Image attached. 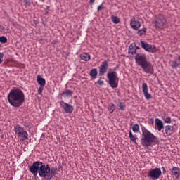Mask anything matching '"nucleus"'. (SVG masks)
I'll return each mask as SVG.
<instances>
[{
  "mask_svg": "<svg viewBox=\"0 0 180 180\" xmlns=\"http://www.w3.org/2000/svg\"><path fill=\"white\" fill-rule=\"evenodd\" d=\"M128 53L130 57H134V54L136 55L135 63L142 68L144 72L146 74H154V68H153L151 63L147 60V56L146 54L138 53L136 49L129 51Z\"/></svg>",
  "mask_w": 180,
  "mask_h": 180,
  "instance_id": "f257e3e1",
  "label": "nucleus"
},
{
  "mask_svg": "<svg viewBox=\"0 0 180 180\" xmlns=\"http://www.w3.org/2000/svg\"><path fill=\"white\" fill-rule=\"evenodd\" d=\"M30 172L33 174L34 176H37V174L41 178H44V180H51L49 178L50 175V165H44L43 162L36 161L34 162L32 165L30 167Z\"/></svg>",
  "mask_w": 180,
  "mask_h": 180,
  "instance_id": "f03ea898",
  "label": "nucleus"
},
{
  "mask_svg": "<svg viewBox=\"0 0 180 180\" xmlns=\"http://www.w3.org/2000/svg\"><path fill=\"white\" fill-rule=\"evenodd\" d=\"M7 99L13 108H20L25 103V93L19 88L13 89L8 94Z\"/></svg>",
  "mask_w": 180,
  "mask_h": 180,
  "instance_id": "7ed1b4c3",
  "label": "nucleus"
},
{
  "mask_svg": "<svg viewBox=\"0 0 180 180\" xmlns=\"http://www.w3.org/2000/svg\"><path fill=\"white\" fill-rule=\"evenodd\" d=\"M142 136L143 137L141 139V144L143 147H150L153 143H158V138L148 130L143 131Z\"/></svg>",
  "mask_w": 180,
  "mask_h": 180,
  "instance_id": "20e7f679",
  "label": "nucleus"
},
{
  "mask_svg": "<svg viewBox=\"0 0 180 180\" xmlns=\"http://www.w3.org/2000/svg\"><path fill=\"white\" fill-rule=\"evenodd\" d=\"M152 25H154L155 29H164L167 26V17L162 14L155 15Z\"/></svg>",
  "mask_w": 180,
  "mask_h": 180,
  "instance_id": "39448f33",
  "label": "nucleus"
},
{
  "mask_svg": "<svg viewBox=\"0 0 180 180\" xmlns=\"http://www.w3.org/2000/svg\"><path fill=\"white\" fill-rule=\"evenodd\" d=\"M108 84L111 88H117L119 85V77L116 72H108L107 74Z\"/></svg>",
  "mask_w": 180,
  "mask_h": 180,
  "instance_id": "423d86ee",
  "label": "nucleus"
},
{
  "mask_svg": "<svg viewBox=\"0 0 180 180\" xmlns=\"http://www.w3.org/2000/svg\"><path fill=\"white\" fill-rule=\"evenodd\" d=\"M14 130L15 134L18 136V137H21L20 139V141H24V140H27V137L29 136V134H27V131L23 129V127H20V125L17 124L14 127Z\"/></svg>",
  "mask_w": 180,
  "mask_h": 180,
  "instance_id": "0eeeda50",
  "label": "nucleus"
},
{
  "mask_svg": "<svg viewBox=\"0 0 180 180\" xmlns=\"http://www.w3.org/2000/svg\"><path fill=\"white\" fill-rule=\"evenodd\" d=\"M141 48L144 49L148 53H157V47L153 46L146 41H141Z\"/></svg>",
  "mask_w": 180,
  "mask_h": 180,
  "instance_id": "6e6552de",
  "label": "nucleus"
},
{
  "mask_svg": "<svg viewBox=\"0 0 180 180\" xmlns=\"http://www.w3.org/2000/svg\"><path fill=\"white\" fill-rule=\"evenodd\" d=\"M162 172H161V169L156 167L155 169H153L148 174V176L149 178H151V179H158L160 176H161Z\"/></svg>",
  "mask_w": 180,
  "mask_h": 180,
  "instance_id": "1a4fd4ad",
  "label": "nucleus"
},
{
  "mask_svg": "<svg viewBox=\"0 0 180 180\" xmlns=\"http://www.w3.org/2000/svg\"><path fill=\"white\" fill-rule=\"evenodd\" d=\"M60 105L62 108H63L66 113H72V112H74V107H72L71 104H68L64 102L63 101H60Z\"/></svg>",
  "mask_w": 180,
  "mask_h": 180,
  "instance_id": "9d476101",
  "label": "nucleus"
},
{
  "mask_svg": "<svg viewBox=\"0 0 180 180\" xmlns=\"http://www.w3.org/2000/svg\"><path fill=\"white\" fill-rule=\"evenodd\" d=\"M109 67V65L108 64V60H105L102 63L101 66L99 67V75H105L106 71H108V68Z\"/></svg>",
  "mask_w": 180,
  "mask_h": 180,
  "instance_id": "9b49d317",
  "label": "nucleus"
},
{
  "mask_svg": "<svg viewBox=\"0 0 180 180\" xmlns=\"http://www.w3.org/2000/svg\"><path fill=\"white\" fill-rule=\"evenodd\" d=\"M142 91L143 92V95L145 98L148 100L152 99L153 96L148 93V86H147V83H143L142 84Z\"/></svg>",
  "mask_w": 180,
  "mask_h": 180,
  "instance_id": "f8f14e48",
  "label": "nucleus"
},
{
  "mask_svg": "<svg viewBox=\"0 0 180 180\" xmlns=\"http://www.w3.org/2000/svg\"><path fill=\"white\" fill-rule=\"evenodd\" d=\"M130 25L132 29H134V30H139V29H140V27L141 26L140 22L138 20H136L135 18L131 20Z\"/></svg>",
  "mask_w": 180,
  "mask_h": 180,
  "instance_id": "ddd939ff",
  "label": "nucleus"
},
{
  "mask_svg": "<svg viewBox=\"0 0 180 180\" xmlns=\"http://www.w3.org/2000/svg\"><path fill=\"white\" fill-rule=\"evenodd\" d=\"M155 129H158L159 131H161L162 129H164V123L162 122L161 120L156 118L155 119Z\"/></svg>",
  "mask_w": 180,
  "mask_h": 180,
  "instance_id": "4468645a",
  "label": "nucleus"
},
{
  "mask_svg": "<svg viewBox=\"0 0 180 180\" xmlns=\"http://www.w3.org/2000/svg\"><path fill=\"white\" fill-rule=\"evenodd\" d=\"M165 131L167 136H171L174 133V127L171 125H167L165 127Z\"/></svg>",
  "mask_w": 180,
  "mask_h": 180,
  "instance_id": "2eb2a0df",
  "label": "nucleus"
},
{
  "mask_svg": "<svg viewBox=\"0 0 180 180\" xmlns=\"http://www.w3.org/2000/svg\"><path fill=\"white\" fill-rule=\"evenodd\" d=\"M58 171V169L57 167L55 168H50L49 178L52 179L53 176H56V174H57V172Z\"/></svg>",
  "mask_w": 180,
  "mask_h": 180,
  "instance_id": "dca6fc26",
  "label": "nucleus"
},
{
  "mask_svg": "<svg viewBox=\"0 0 180 180\" xmlns=\"http://www.w3.org/2000/svg\"><path fill=\"white\" fill-rule=\"evenodd\" d=\"M172 174L176 176V178H179L180 169L176 167H174L172 169Z\"/></svg>",
  "mask_w": 180,
  "mask_h": 180,
  "instance_id": "f3484780",
  "label": "nucleus"
},
{
  "mask_svg": "<svg viewBox=\"0 0 180 180\" xmlns=\"http://www.w3.org/2000/svg\"><path fill=\"white\" fill-rule=\"evenodd\" d=\"M80 58L84 61H89L91 60V56L86 53L80 55Z\"/></svg>",
  "mask_w": 180,
  "mask_h": 180,
  "instance_id": "a211bd4d",
  "label": "nucleus"
},
{
  "mask_svg": "<svg viewBox=\"0 0 180 180\" xmlns=\"http://www.w3.org/2000/svg\"><path fill=\"white\" fill-rule=\"evenodd\" d=\"M37 82L41 85V86H44L46 85V79L40 77V75H38L37 77Z\"/></svg>",
  "mask_w": 180,
  "mask_h": 180,
  "instance_id": "6ab92c4d",
  "label": "nucleus"
},
{
  "mask_svg": "<svg viewBox=\"0 0 180 180\" xmlns=\"http://www.w3.org/2000/svg\"><path fill=\"white\" fill-rule=\"evenodd\" d=\"M90 75L92 78H96V77H98V70L95 68L91 69L90 71Z\"/></svg>",
  "mask_w": 180,
  "mask_h": 180,
  "instance_id": "aec40b11",
  "label": "nucleus"
},
{
  "mask_svg": "<svg viewBox=\"0 0 180 180\" xmlns=\"http://www.w3.org/2000/svg\"><path fill=\"white\" fill-rule=\"evenodd\" d=\"M111 20L115 25H117V23H120V18H119L117 16L112 15Z\"/></svg>",
  "mask_w": 180,
  "mask_h": 180,
  "instance_id": "412c9836",
  "label": "nucleus"
},
{
  "mask_svg": "<svg viewBox=\"0 0 180 180\" xmlns=\"http://www.w3.org/2000/svg\"><path fill=\"white\" fill-rule=\"evenodd\" d=\"M72 94H73L72 91L70 89H67L62 93V95H65V96L71 97L72 96Z\"/></svg>",
  "mask_w": 180,
  "mask_h": 180,
  "instance_id": "4be33fe9",
  "label": "nucleus"
},
{
  "mask_svg": "<svg viewBox=\"0 0 180 180\" xmlns=\"http://www.w3.org/2000/svg\"><path fill=\"white\" fill-rule=\"evenodd\" d=\"M147 32V28H143L141 30H138V34L139 36H143V34H146Z\"/></svg>",
  "mask_w": 180,
  "mask_h": 180,
  "instance_id": "5701e85b",
  "label": "nucleus"
},
{
  "mask_svg": "<svg viewBox=\"0 0 180 180\" xmlns=\"http://www.w3.org/2000/svg\"><path fill=\"white\" fill-rule=\"evenodd\" d=\"M132 130L134 133H139V131H140V127L139 126V124H134L132 127Z\"/></svg>",
  "mask_w": 180,
  "mask_h": 180,
  "instance_id": "b1692460",
  "label": "nucleus"
},
{
  "mask_svg": "<svg viewBox=\"0 0 180 180\" xmlns=\"http://www.w3.org/2000/svg\"><path fill=\"white\" fill-rule=\"evenodd\" d=\"M108 112H110V113H113L115 112V104L111 103V105H109L108 107Z\"/></svg>",
  "mask_w": 180,
  "mask_h": 180,
  "instance_id": "393cba45",
  "label": "nucleus"
},
{
  "mask_svg": "<svg viewBox=\"0 0 180 180\" xmlns=\"http://www.w3.org/2000/svg\"><path fill=\"white\" fill-rule=\"evenodd\" d=\"M117 105L120 107V110H124V108H126V104H124V102H119Z\"/></svg>",
  "mask_w": 180,
  "mask_h": 180,
  "instance_id": "a878e982",
  "label": "nucleus"
},
{
  "mask_svg": "<svg viewBox=\"0 0 180 180\" xmlns=\"http://www.w3.org/2000/svg\"><path fill=\"white\" fill-rule=\"evenodd\" d=\"M129 139L132 143H136V136L133 135L131 131H129Z\"/></svg>",
  "mask_w": 180,
  "mask_h": 180,
  "instance_id": "bb28decb",
  "label": "nucleus"
},
{
  "mask_svg": "<svg viewBox=\"0 0 180 180\" xmlns=\"http://www.w3.org/2000/svg\"><path fill=\"white\" fill-rule=\"evenodd\" d=\"M0 43H8V38H6L5 36L0 37Z\"/></svg>",
  "mask_w": 180,
  "mask_h": 180,
  "instance_id": "cd10ccee",
  "label": "nucleus"
},
{
  "mask_svg": "<svg viewBox=\"0 0 180 180\" xmlns=\"http://www.w3.org/2000/svg\"><path fill=\"white\" fill-rule=\"evenodd\" d=\"M165 123L171 124L172 122V120H171V117H166L164 119Z\"/></svg>",
  "mask_w": 180,
  "mask_h": 180,
  "instance_id": "c85d7f7f",
  "label": "nucleus"
},
{
  "mask_svg": "<svg viewBox=\"0 0 180 180\" xmlns=\"http://www.w3.org/2000/svg\"><path fill=\"white\" fill-rule=\"evenodd\" d=\"M23 3H24V6H30L32 5L30 0H23Z\"/></svg>",
  "mask_w": 180,
  "mask_h": 180,
  "instance_id": "c756f323",
  "label": "nucleus"
},
{
  "mask_svg": "<svg viewBox=\"0 0 180 180\" xmlns=\"http://www.w3.org/2000/svg\"><path fill=\"white\" fill-rule=\"evenodd\" d=\"M178 67H179V63H176V60H174V61L172 63V68H178Z\"/></svg>",
  "mask_w": 180,
  "mask_h": 180,
  "instance_id": "7c9ffc66",
  "label": "nucleus"
},
{
  "mask_svg": "<svg viewBox=\"0 0 180 180\" xmlns=\"http://www.w3.org/2000/svg\"><path fill=\"white\" fill-rule=\"evenodd\" d=\"M136 47V43H132L131 46H129V51L134 50Z\"/></svg>",
  "mask_w": 180,
  "mask_h": 180,
  "instance_id": "2f4dec72",
  "label": "nucleus"
},
{
  "mask_svg": "<svg viewBox=\"0 0 180 180\" xmlns=\"http://www.w3.org/2000/svg\"><path fill=\"white\" fill-rule=\"evenodd\" d=\"M98 85H100V86H102L104 84L103 81H102V78H100L97 82Z\"/></svg>",
  "mask_w": 180,
  "mask_h": 180,
  "instance_id": "473e14b6",
  "label": "nucleus"
},
{
  "mask_svg": "<svg viewBox=\"0 0 180 180\" xmlns=\"http://www.w3.org/2000/svg\"><path fill=\"white\" fill-rule=\"evenodd\" d=\"M44 87V86H41L39 87V89H38V94H39V95H41V94H43Z\"/></svg>",
  "mask_w": 180,
  "mask_h": 180,
  "instance_id": "72a5a7b5",
  "label": "nucleus"
},
{
  "mask_svg": "<svg viewBox=\"0 0 180 180\" xmlns=\"http://www.w3.org/2000/svg\"><path fill=\"white\" fill-rule=\"evenodd\" d=\"M4 58V53H0V64L2 63V59Z\"/></svg>",
  "mask_w": 180,
  "mask_h": 180,
  "instance_id": "f704fd0d",
  "label": "nucleus"
},
{
  "mask_svg": "<svg viewBox=\"0 0 180 180\" xmlns=\"http://www.w3.org/2000/svg\"><path fill=\"white\" fill-rule=\"evenodd\" d=\"M102 9H103V5H100V6L98 7V11H102Z\"/></svg>",
  "mask_w": 180,
  "mask_h": 180,
  "instance_id": "c9c22d12",
  "label": "nucleus"
},
{
  "mask_svg": "<svg viewBox=\"0 0 180 180\" xmlns=\"http://www.w3.org/2000/svg\"><path fill=\"white\" fill-rule=\"evenodd\" d=\"M162 174H166L167 170H165V167H162Z\"/></svg>",
  "mask_w": 180,
  "mask_h": 180,
  "instance_id": "e433bc0d",
  "label": "nucleus"
},
{
  "mask_svg": "<svg viewBox=\"0 0 180 180\" xmlns=\"http://www.w3.org/2000/svg\"><path fill=\"white\" fill-rule=\"evenodd\" d=\"M95 2V0H90L89 4L90 5H92Z\"/></svg>",
  "mask_w": 180,
  "mask_h": 180,
  "instance_id": "4c0bfd02",
  "label": "nucleus"
},
{
  "mask_svg": "<svg viewBox=\"0 0 180 180\" xmlns=\"http://www.w3.org/2000/svg\"><path fill=\"white\" fill-rule=\"evenodd\" d=\"M134 50H136V51H137V50H140L139 46H136V45Z\"/></svg>",
  "mask_w": 180,
  "mask_h": 180,
  "instance_id": "58836bf2",
  "label": "nucleus"
},
{
  "mask_svg": "<svg viewBox=\"0 0 180 180\" xmlns=\"http://www.w3.org/2000/svg\"><path fill=\"white\" fill-rule=\"evenodd\" d=\"M58 41L53 40L52 41V44H57Z\"/></svg>",
  "mask_w": 180,
  "mask_h": 180,
  "instance_id": "ea45409f",
  "label": "nucleus"
},
{
  "mask_svg": "<svg viewBox=\"0 0 180 180\" xmlns=\"http://www.w3.org/2000/svg\"><path fill=\"white\" fill-rule=\"evenodd\" d=\"M11 32V30L7 29V33H9Z\"/></svg>",
  "mask_w": 180,
  "mask_h": 180,
  "instance_id": "a19ab883",
  "label": "nucleus"
},
{
  "mask_svg": "<svg viewBox=\"0 0 180 180\" xmlns=\"http://www.w3.org/2000/svg\"><path fill=\"white\" fill-rule=\"evenodd\" d=\"M150 120L152 121V123H154V119H150Z\"/></svg>",
  "mask_w": 180,
  "mask_h": 180,
  "instance_id": "79ce46f5",
  "label": "nucleus"
},
{
  "mask_svg": "<svg viewBox=\"0 0 180 180\" xmlns=\"http://www.w3.org/2000/svg\"><path fill=\"white\" fill-rule=\"evenodd\" d=\"M0 47H2V45L0 44Z\"/></svg>",
  "mask_w": 180,
  "mask_h": 180,
  "instance_id": "37998d69",
  "label": "nucleus"
},
{
  "mask_svg": "<svg viewBox=\"0 0 180 180\" xmlns=\"http://www.w3.org/2000/svg\"><path fill=\"white\" fill-rule=\"evenodd\" d=\"M59 168H63V167L60 166Z\"/></svg>",
  "mask_w": 180,
  "mask_h": 180,
  "instance_id": "c03bdc74",
  "label": "nucleus"
},
{
  "mask_svg": "<svg viewBox=\"0 0 180 180\" xmlns=\"http://www.w3.org/2000/svg\"><path fill=\"white\" fill-rule=\"evenodd\" d=\"M50 7H47V9H49Z\"/></svg>",
  "mask_w": 180,
  "mask_h": 180,
  "instance_id": "a18cd8bd",
  "label": "nucleus"
}]
</instances>
